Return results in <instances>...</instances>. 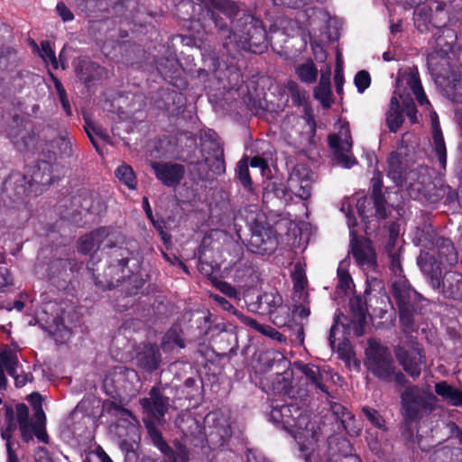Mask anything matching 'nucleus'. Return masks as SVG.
Listing matches in <instances>:
<instances>
[{"instance_id": "f257e3e1", "label": "nucleus", "mask_w": 462, "mask_h": 462, "mask_svg": "<svg viewBox=\"0 0 462 462\" xmlns=\"http://www.w3.org/2000/svg\"><path fill=\"white\" fill-rule=\"evenodd\" d=\"M202 3L227 54L235 57L241 51L257 53L267 48L263 22L242 12L237 3L232 0H202Z\"/></svg>"}, {"instance_id": "f03ea898", "label": "nucleus", "mask_w": 462, "mask_h": 462, "mask_svg": "<svg viewBox=\"0 0 462 462\" xmlns=\"http://www.w3.org/2000/svg\"><path fill=\"white\" fill-rule=\"evenodd\" d=\"M392 295L399 309V318L404 334H411L418 329L415 315L422 296L417 292L403 275L393 277Z\"/></svg>"}, {"instance_id": "7ed1b4c3", "label": "nucleus", "mask_w": 462, "mask_h": 462, "mask_svg": "<svg viewBox=\"0 0 462 462\" xmlns=\"http://www.w3.org/2000/svg\"><path fill=\"white\" fill-rule=\"evenodd\" d=\"M365 365L367 369L379 380L400 385H406L408 380L397 369L389 348L383 346L378 340L370 338L365 348Z\"/></svg>"}, {"instance_id": "20e7f679", "label": "nucleus", "mask_w": 462, "mask_h": 462, "mask_svg": "<svg viewBox=\"0 0 462 462\" xmlns=\"http://www.w3.org/2000/svg\"><path fill=\"white\" fill-rule=\"evenodd\" d=\"M411 94L420 106H430L423 88L421 86L418 69L416 67L400 69L396 78V89L393 92L406 109V115L412 124L418 122L417 109Z\"/></svg>"}, {"instance_id": "39448f33", "label": "nucleus", "mask_w": 462, "mask_h": 462, "mask_svg": "<svg viewBox=\"0 0 462 462\" xmlns=\"http://www.w3.org/2000/svg\"><path fill=\"white\" fill-rule=\"evenodd\" d=\"M131 254V251L124 245L123 240L122 244H118L109 252V265L102 275L98 273V269H95L88 263V270L91 273L95 285L102 291L111 290L118 286L125 277H129L131 272L129 270L126 272V268Z\"/></svg>"}, {"instance_id": "423d86ee", "label": "nucleus", "mask_w": 462, "mask_h": 462, "mask_svg": "<svg viewBox=\"0 0 462 462\" xmlns=\"http://www.w3.org/2000/svg\"><path fill=\"white\" fill-rule=\"evenodd\" d=\"M407 180L409 195L414 199L436 203L448 189L443 180L435 177L434 171L427 166H419L410 171Z\"/></svg>"}, {"instance_id": "0eeeda50", "label": "nucleus", "mask_w": 462, "mask_h": 462, "mask_svg": "<svg viewBox=\"0 0 462 462\" xmlns=\"http://www.w3.org/2000/svg\"><path fill=\"white\" fill-rule=\"evenodd\" d=\"M401 393V413L404 424L408 427L419 421L434 409L435 396L427 389L406 383Z\"/></svg>"}, {"instance_id": "6e6552de", "label": "nucleus", "mask_w": 462, "mask_h": 462, "mask_svg": "<svg viewBox=\"0 0 462 462\" xmlns=\"http://www.w3.org/2000/svg\"><path fill=\"white\" fill-rule=\"evenodd\" d=\"M395 357L403 370L413 379L420 376L421 366L425 364V356L419 343L409 334L399 338L393 347Z\"/></svg>"}, {"instance_id": "1a4fd4ad", "label": "nucleus", "mask_w": 462, "mask_h": 462, "mask_svg": "<svg viewBox=\"0 0 462 462\" xmlns=\"http://www.w3.org/2000/svg\"><path fill=\"white\" fill-rule=\"evenodd\" d=\"M139 383L138 374L134 369L117 365L108 371L104 379V388L109 394H131Z\"/></svg>"}, {"instance_id": "9d476101", "label": "nucleus", "mask_w": 462, "mask_h": 462, "mask_svg": "<svg viewBox=\"0 0 462 462\" xmlns=\"http://www.w3.org/2000/svg\"><path fill=\"white\" fill-rule=\"evenodd\" d=\"M419 244L427 250L436 251L442 264L452 265L457 263L458 254L451 240L439 236L437 233L427 228L419 236Z\"/></svg>"}, {"instance_id": "9b49d317", "label": "nucleus", "mask_w": 462, "mask_h": 462, "mask_svg": "<svg viewBox=\"0 0 462 462\" xmlns=\"http://www.w3.org/2000/svg\"><path fill=\"white\" fill-rule=\"evenodd\" d=\"M349 306L350 316H345L341 313L337 315L334 324L330 328L328 341L332 348L335 347V334L338 325L349 329L352 328L355 335L357 337H361L364 334L366 314L361 300L357 298L350 300Z\"/></svg>"}, {"instance_id": "f8f14e48", "label": "nucleus", "mask_w": 462, "mask_h": 462, "mask_svg": "<svg viewBox=\"0 0 462 462\" xmlns=\"http://www.w3.org/2000/svg\"><path fill=\"white\" fill-rule=\"evenodd\" d=\"M8 137L20 152L34 150L39 141L32 124L19 117H14L9 126Z\"/></svg>"}, {"instance_id": "ddd939ff", "label": "nucleus", "mask_w": 462, "mask_h": 462, "mask_svg": "<svg viewBox=\"0 0 462 462\" xmlns=\"http://www.w3.org/2000/svg\"><path fill=\"white\" fill-rule=\"evenodd\" d=\"M313 182L314 173L305 164L293 166L288 178L290 189L297 197L304 200L310 198Z\"/></svg>"}, {"instance_id": "4468645a", "label": "nucleus", "mask_w": 462, "mask_h": 462, "mask_svg": "<svg viewBox=\"0 0 462 462\" xmlns=\"http://www.w3.org/2000/svg\"><path fill=\"white\" fill-rule=\"evenodd\" d=\"M350 251L356 263L364 270H374L376 267V254L372 244L364 237H357L351 234Z\"/></svg>"}, {"instance_id": "2eb2a0df", "label": "nucleus", "mask_w": 462, "mask_h": 462, "mask_svg": "<svg viewBox=\"0 0 462 462\" xmlns=\"http://www.w3.org/2000/svg\"><path fill=\"white\" fill-rule=\"evenodd\" d=\"M140 403L148 419L160 422L168 410V398L163 396L158 388H152L149 397L143 398Z\"/></svg>"}, {"instance_id": "dca6fc26", "label": "nucleus", "mask_w": 462, "mask_h": 462, "mask_svg": "<svg viewBox=\"0 0 462 462\" xmlns=\"http://www.w3.org/2000/svg\"><path fill=\"white\" fill-rule=\"evenodd\" d=\"M151 167L155 176L165 186H178L185 174V168L181 164L163 162H152Z\"/></svg>"}, {"instance_id": "f3484780", "label": "nucleus", "mask_w": 462, "mask_h": 462, "mask_svg": "<svg viewBox=\"0 0 462 462\" xmlns=\"http://www.w3.org/2000/svg\"><path fill=\"white\" fill-rule=\"evenodd\" d=\"M344 139L337 135L328 136V144L334 150L335 158L338 164L345 168H350L356 163L354 157L348 154L352 147L351 136L347 132L345 134Z\"/></svg>"}, {"instance_id": "a211bd4d", "label": "nucleus", "mask_w": 462, "mask_h": 462, "mask_svg": "<svg viewBox=\"0 0 462 462\" xmlns=\"http://www.w3.org/2000/svg\"><path fill=\"white\" fill-rule=\"evenodd\" d=\"M249 244L255 253L269 254L276 249L278 242L273 228L262 227L253 232Z\"/></svg>"}, {"instance_id": "6ab92c4d", "label": "nucleus", "mask_w": 462, "mask_h": 462, "mask_svg": "<svg viewBox=\"0 0 462 462\" xmlns=\"http://www.w3.org/2000/svg\"><path fill=\"white\" fill-rule=\"evenodd\" d=\"M327 462H362L360 457L351 453L349 441L343 438L328 439V458Z\"/></svg>"}, {"instance_id": "aec40b11", "label": "nucleus", "mask_w": 462, "mask_h": 462, "mask_svg": "<svg viewBox=\"0 0 462 462\" xmlns=\"http://www.w3.org/2000/svg\"><path fill=\"white\" fill-rule=\"evenodd\" d=\"M442 263L435 258L434 254L428 252H421L418 257V265L421 272L428 277L429 282L433 290H440V274Z\"/></svg>"}, {"instance_id": "412c9836", "label": "nucleus", "mask_w": 462, "mask_h": 462, "mask_svg": "<svg viewBox=\"0 0 462 462\" xmlns=\"http://www.w3.org/2000/svg\"><path fill=\"white\" fill-rule=\"evenodd\" d=\"M203 151L205 152L204 162L209 171L216 175L223 174L226 171V164L224 161V149L221 143L212 140L204 143Z\"/></svg>"}, {"instance_id": "4be33fe9", "label": "nucleus", "mask_w": 462, "mask_h": 462, "mask_svg": "<svg viewBox=\"0 0 462 462\" xmlns=\"http://www.w3.org/2000/svg\"><path fill=\"white\" fill-rule=\"evenodd\" d=\"M443 46L445 48L432 51L428 56V66L439 83H441V79H445L449 71V61L447 55L451 51V45L445 43Z\"/></svg>"}, {"instance_id": "5701e85b", "label": "nucleus", "mask_w": 462, "mask_h": 462, "mask_svg": "<svg viewBox=\"0 0 462 462\" xmlns=\"http://www.w3.org/2000/svg\"><path fill=\"white\" fill-rule=\"evenodd\" d=\"M441 287L438 290L444 298L462 300V273L457 272H446L440 278Z\"/></svg>"}, {"instance_id": "b1692460", "label": "nucleus", "mask_w": 462, "mask_h": 462, "mask_svg": "<svg viewBox=\"0 0 462 462\" xmlns=\"http://www.w3.org/2000/svg\"><path fill=\"white\" fill-rule=\"evenodd\" d=\"M32 398L37 399L38 402L34 403V416L36 420L34 422L19 424L22 436L26 441L32 439V433H34L40 439V433L42 430L45 423V414L42 408L40 394H32Z\"/></svg>"}, {"instance_id": "393cba45", "label": "nucleus", "mask_w": 462, "mask_h": 462, "mask_svg": "<svg viewBox=\"0 0 462 462\" xmlns=\"http://www.w3.org/2000/svg\"><path fill=\"white\" fill-rule=\"evenodd\" d=\"M372 183V199L379 217L384 219L387 217V203L382 192L383 181L382 173L375 171L371 180Z\"/></svg>"}, {"instance_id": "a878e982", "label": "nucleus", "mask_w": 462, "mask_h": 462, "mask_svg": "<svg viewBox=\"0 0 462 462\" xmlns=\"http://www.w3.org/2000/svg\"><path fill=\"white\" fill-rule=\"evenodd\" d=\"M137 364L146 371H154L159 368L162 358L160 350L155 345L145 346L143 350L136 356Z\"/></svg>"}, {"instance_id": "bb28decb", "label": "nucleus", "mask_w": 462, "mask_h": 462, "mask_svg": "<svg viewBox=\"0 0 462 462\" xmlns=\"http://www.w3.org/2000/svg\"><path fill=\"white\" fill-rule=\"evenodd\" d=\"M400 98L393 95L390 100L389 109L386 113V124L391 132H397L404 122L403 111L405 107L401 106Z\"/></svg>"}, {"instance_id": "cd10ccee", "label": "nucleus", "mask_w": 462, "mask_h": 462, "mask_svg": "<svg viewBox=\"0 0 462 462\" xmlns=\"http://www.w3.org/2000/svg\"><path fill=\"white\" fill-rule=\"evenodd\" d=\"M293 411H299L295 405L275 406L271 411L270 416L273 422L282 424L284 428L297 427L299 424L294 419Z\"/></svg>"}, {"instance_id": "c85d7f7f", "label": "nucleus", "mask_w": 462, "mask_h": 462, "mask_svg": "<svg viewBox=\"0 0 462 462\" xmlns=\"http://www.w3.org/2000/svg\"><path fill=\"white\" fill-rule=\"evenodd\" d=\"M14 365H19V359L15 351L10 348H5L0 352V390L6 389L7 379L4 373L6 369L8 374H14Z\"/></svg>"}, {"instance_id": "c756f323", "label": "nucleus", "mask_w": 462, "mask_h": 462, "mask_svg": "<svg viewBox=\"0 0 462 462\" xmlns=\"http://www.w3.org/2000/svg\"><path fill=\"white\" fill-rule=\"evenodd\" d=\"M445 83L443 88L444 95L454 102H462V78L460 74L451 73L446 76L445 79H441V83Z\"/></svg>"}, {"instance_id": "7c9ffc66", "label": "nucleus", "mask_w": 462, "mask_h": 462, "mask_svg": "<svg viewBox=\"0 0 462 462\" xmlns=\"http://www.w3.org/2000/svg\"><path fill=\"white\" fill-rule=\"evenodd\" d=\"M275 199L284 204L291 199L286 186L282 182H270L264 187L263 201L265 203H272Z\"/></svg>"}, {"instance_id": "2f4dec72", "label": "nucleus", "mask_w": 462, "mask_h": 462, "mask_svg": "<svg viewBox=\"0 0 462 462\" xmlns=\"http://www.w3.org/2000/svg\"><path fill=\"white\" fill-rule=\"evenodd\" d=\"M296 367L302 373L307 380L310 382L317 389L328 393L326 385L323 383V374L319 366L312 364L295 363Z\"/></svg>"}, {"instance_id": "473e14b6", "label": "nucleus", "mask_w": 462, "mask_h": 462, "mask_svg": "<svg viewBox=\"0 0 462 462\" xmlns=\"http://www.w3.org/2000/svg\"><path fill=\"white\" fill-rule=\"evenodd\" d=\"M314 97L323 107L328 108L331 106L332 92L330 88V72L321 73L319 85L314 89Z\"/></svg>"}, {"instance_id": "72a5a7b5", "label": "nucleus", "mask_w": 462, "mask_h": 462, "mask_svg": "<svg viewBox=\"0 0 462 462\" xmlns=\"http://www.w3.org/2000/svg\"><path fill=\"white\" fill-rule=\"evenodd\" d=\"M53 165L44 160L39 161L33 168L32 180L42 186L50 185L53 181Z\"/></svg>"}, {"instance_id": "f704fd0d", "label": "nucleus", "mask_w": 462, "mask_h": 462, "mask_svg": "<svg viewBox=\"0 0 462 462\" xmlns=\"http://www.w3.org/2000/svg\"><path fill=\"white\" fill-rule=\"evenodd\" d=\"M436 393L453 406L462 405V391L448 384L445 381L435 385Z\"/></svg>"}, {"instance_id": "c9c22d12", "label": "nucleus", "mask_w": 462, "mask_h": 462, "mask_svg": "<svg viewBox=\"0 0 462 462\" xmlns=\"http://www.w3.org/2000/svg\"><path fill=\"white\" fill-rule=\"evenodd\" d=\"M103 233H98V228L81 236L77 243L78 251L83 254H91L100 250L98 240Z\"/></svg>"}, {"instance_id": "e433bc0d", "label": "nucleus", "mask_w": 462, "mask_h": 462, "mask_svg": "<svg viewBox=\"0 0 462 462\" xmlns=\"http://www.w3.org/2000/svg\"><path fill=\"white\" fill-rule=\"evenodd\" d=\"M282 298L277 291L264 292L258 297V308L262 313L271 314L282 308Z\"/></svg>"}, {"instance_id": "4c0bfd02", "label": "nucleus", "mask_w": 462, "mask_h": 462, "mask_svg": "<svg viewBox=\"0 0 462 462\" xmlns=\"http://www.w3.org/2000/svg\"><path fill=\"white\" fill-rule=\"evenodd\" d=\"M388 176L397 186H402L404 181L403 167L401 161V155L398 152H392L387 159Z\"/></svg>"}, {"instance_id": "58836bf2", "label": "nucleus", "mask_w": 462, "mask_h": 462, "mask_svg": "<svg viewBox=\"0 0 462 462\" xmlns=\"http://www.w3.org/2000/svg\"><path fill=\"white\" fill-rule=\"evenodd\" d=\"M148 434L154 444L164 455L171 457L173 455L172 448L163 439L160 430L154 426V421L143 420Z\"/></svg>"}, {"instance_id": "ea45409f", "label": "nucleus", "mask_w": 462, "mask_h": 462, "mask_svg": "<svg viewBox=\"0 0 462 462\" xmlns=\"http://www.w3.org/2000/svg\"><path fill=\"white\" fill-rule=\"evenodd\" d=\"M293 288L295 291L294 299L298 298V300H307L309 294L305 291L304 288L307 284V278L305 273L300 264L294 266L292 273Z\"/></svg>"}, {"instance_id": "a19ab883", "label": "nucleus", "mask_w": 462, "mask_h": 462, "mask_svg": "<svg viewBox=\"0 0 462 462\" xmlns=\"http://www.w3.org/2000/svg\"><path fill=\"white\" fill-rule=\"evenodd\" d=\"M163 352L171 353L177 347L182 349L186 346L185 341L176 329L168 330L163 336L161 343Z\"/></svg>"}, {"instance_id": "79ce46f5", "label": "nucleus", "mask_w": 462, "mask_h": 462, "mask_svg": "<svg viewBox=\"0 0 462 462\" xmlns=\"http://www.w3.org/2000/svg\"><path fill=\"white\" fill-rule=\"evenodd\" d=\"M431 8L426 5H417L413 14L414 24L420 32L430 30Z\"/></svg>"}, {"instance_id": "37998d69", "label": "nucleus", "mask_w": 462, "mask_h": 462, "mask_svg": "<svg viewBox=\"0 0 462 462\" xmlns=\"http://www.w3.org/2000/svg\"><path fill=\"white\" fill-rule=\"evenodd\" d=\"M98 233H103L102 237H99V247L100 250H104L106 248L113 249L118 244H122L123 236L119 232L112 231L107 227H100L98 228Z\"/></svg>"}, {"instance_id": "c03bdc74", "label": "nucleus", "mask_w": 462, "mask_h": 462, "mask_svg": "<svg viewBox=\"0 0 462 462\" xmlns=\"http://www.w3.org/2000/svg\"><path fill=\"white\" fill-rule=\"evenodd\" d=\"M295 72L302 82L308 84L315 82L318 77V69L312 60L297 65Z\"/></svg>"}, {"instance_id": "a18cd8bd", "label": "nucleus", "mask_w": 462, "mask_h": 462, "mask_svg": "<svg viewBox=\"0 0 462 462\" xmlns=\"http://www.w3.org/2000/svg\"><path fill=\"white\" fill-rule=\"evenodd\" d=\"M116 176L120 182L130 189L136 188L137 180L134 170L127 164H122L116 170Z\"/></svg>"}, {"instance_id": "49530a36", "label": "nucleus", "mask_w": 462, "mask_h": 462, "mask_svg": "<svg viewBox=\"0 0 462 462\" xmlns=\"http://www.w3.org/2000/svg\"><path fill=\"white\" fill-rule=\"evenodd\" d=\"M385 251L390 260V268L393 271L394 277L402 275V268L401 264V247H394L393 245H385Z\"/></svg>"}, {"instance_id": "de8ad7c7", "label": "nucleus", "mask_w": 462, "mask_h": 462, "mask_svg": "<svg viewBox=\"0 0 462 462\" xmlns=\"http://www.w3.org/2000/svg\"><path fill=\"white\" fill-rule=\"evenodd\" d=\"M433 145L440 164L445 167L447 162V151L440 129L435 128L432 134Z\"/></svg>"}, {"instance_id": "09e8293b", "label": "nucleus", "mask_w": 462, "mask_h": 462, "mask_svg": "<svg viewBox=\"0 0 462 462\" xmlns=\"http://www.w3.org/2000/svg\"><path fill=\"white\" fill-rule=\"evenodd\" d=\"M331 411L336 415L337 419L340 420L344 430L347 431L348 427L354 419L353 415L347 411L344 406L337 402H334L331 405Z\"/></svg>"}, {"instance_id": "8fccbe9b", "label": "nucleus", "mask_w": 462, "mask_h": 462, "mask_svg": "<svg viewBox=\"0 0 462 462\" xmlns=\"http://www.w3.org/2000/svg\"><path fill=\"white\" fill-rule=\"evenodd\" d=\"M284 331L290 333L292 340L297 341L302 345L304 343V324L297 322L293 318L288 326H285Z\"/></svg>"}, {"instance_id": "3c124183", "label": "nucleus", "mask_w": 462, "mask_h": 462, "mask_svg": "<svg viewBox=\"0 0 462 462\" xmlns=\"http://www.w3.org/2000/svg\"><path fill=\"white\" fill-rule=\"evenodd\" d=\"M176 424L180 430L185 434H193V428H199L197 420L191 415H183L176 419Z\"/></svg>"}, {"instance_id": "603ef678", "label": "nucleus", "mask_w": 462, "mask_h": 462, "mask_svg": "<svg viewBox=\"0 0 462 462\" xmlns=\"http://www.w3.org/2000/svg\"><path fill=\"white\" fill-rule=\"evenodd\" d=\"M270 315H271L273 322L277 327L282 328L283 329H284L285 326L289 325V323L291 322V319H292L290 316V310L285 307H282V308L278 309L277 310L273 311Z\"/></svg>"}, {"instance_id": "864d4df0", "label": "nucleus", "mask_w": 462, "mask_h": 462, "mask_svg": "<svg viewBox=\"0 0 462 462\" xmlns=\"http://www.w3.org/2000/svg\"><path fill=\"white\" fill-rule=\"evenodd\" d=\"M362 411L365 418L376 428L385 430V421L383 416L374 409L368 406L362 408Z\"/></svg>"}, {"instance_id": "5fc2aeb1", "label": "nucleus", "mask_w": 462, "mask_h": 462, "mask_svg": "<svg viewBox=\"0 0 462 462\" xmlns=\"http://www.w3.org/2000/svg\"><path fill=\"white\" fill-rule=\"evenodd\" d=\"M120 449L125 456V462H138L139 453L134 444L124 439L120 442Z\"/></svg>"}, {"instance_id": "6e6d98bb", "label": "nucleus", "mask_w": 462, "mask_h": 462, "mask_svg": "<svg viewBox=\"0 0 462 462\" xmlns=\"http://www.w3.org/2000/svg\"><path fill=\"white\" fill-rule=\"evenodd\" d=\"M236 175L239 179L242 185L246 188L250 189L252 186V180L249 174V169L248 164L245 160H242L238 162L236 167Z\"/></svg>"}, {"instance_id": "4d7b16f0", "label": "nucleus", "mask_w": 462, "mask_h": 462, "mask_svg": "<svg viewBox=\"0 0 462 462\" xmlns=\"http://www.w3.org/2000/svg\"><path fill=\"white\" fill-rule=\"evenodd\" d=\"M255 272V268L250 261L240 262L236 270V277L239 280H245L251 278Z\"/></svg>"}, {"instance_id": "13d9d810", "label": "nucleus", "mask_w": 462, "mask_h": 462, "mask_svg": "<svg viewBox=\"0 0 462 462\" xmlns=\"http://www.w3.org/2000/svg\"><path fill=\"white\" fill-rule=\"evenodd\" d=\"M39 52L44 61L51 62L54 69H58V60L49 42L45 41L41 42V49Z\"/></svg>"}, {"instance_id": "bf43d9fd", "label": "nucleus", "mask_w": 462, "mask_h": 462, "mask_svg": "<svg viewBox=\"0 0 462 462\" xmlns=\"http://www.w3.org/2000/svg\"><path fill=\"white\" fill-rule=\"evenodd\" d=\"M99 7L104 10L111 9L115 13H120L127 0H97Z\"/></svg>"}, {"instance_id": "052dcab7", "label": "nucleus", "mask_w": 462, "mask_h": 462, "mask_svg": "<svg viewBox=\"0 0 462 462\" xmlns=\"http://www.w3.org/2000/svg\"><path fill=\"white\" fill-rule=\"evenodd\" d=\"M371 83V78L367 71L361 70L355 77V84L359 92H364Z\"/></svg>"}, {"instance_id": "680f3d73", "label": "nucleus", "mask_w": 462, "mask_h": 462, "mask_svg": "<svg viewBox=\"0 0 462 462\" xmlns=\"http://www.w3.org/2000/svg\"><path fill=\"white\" fill-rule=\"evenodd\" d=\"M54 86H55V88L59 95V98L62 105V107L65 109V111L67 112L68 115H70L71 109H70L69 100L67 98V94H66L65 88H63L61 82L57 79H54Z\"/></svg>"}, {"instance_id": "e2e57ef3", "label": "nucleus", "mask_w": 462, "mask_h": 462, "mask_svg": "<svg viewBox=\"0 0 462 462\" xmlns=\"http://www.w3.org/2000/svg\"><path fill=\"white\" fill-rule=\"evenodd\" d=\"M306 131H305V136L302 137V140H300V144L304 147L311 146L314 142V135L316 132V126L314 122L306 121L305 124Z\"/></svg>"}, {"instance_id": "0e129e2a", "label": "nucleus", "mask_w": 462, "mask_h": 462, "mask_svg": "<svg viewBox=\"0 0 462 462\" xmlns=\"http://www.w3.org/2000/svg\"><path fill=\"white\" fill-rule=\"evenodd\" d=\"M17 368L18 365H14V374H10V376L14 379L16 387H23L27 382H31L32 380V375L30 373H22L19 374L17 373Z\"/></svg>"}, {"instance_id": "69168bd1", "label": "nucleus", "mask_w": 462, "mask_h": 462, "mask_svg": "<svg viewBox=\"0 0 462 462\" xmlns=\"http://www.w3.org/2000/svg\"><path fill=\"white\" fill-rule=\"evenodd\" d=\"M55 143L63 155L67 157L72 155V143L69 139L60 136L58 139H56Z\"/></svg>"}, {"instance_id": "338daca9", "label": "nucleus", "mask_w": 462, "mask_h": 462, "mask_svg": "<svg viewBox=\"0 0 462 462\" xmlns=\"http://www.w3.org/2000/svg\"><path fill=\"white\" fill-rule=\"evenodd\" d=\"M389 238L385 245H393L394 247H401L402 245H398V237L400 233L399 225L396 223H392L389 226Z\"/></svg>"}, {"instance_id": "774afa93", "label": "nucleus", "mask_w": 462, "mask_h": 462, "mask_svg": "<svg viewBox=\"0 0 462 462\" xmlns=\"http://www.w3.org/2000/svg\"><path fill=\"white\" fill-rule=\"evenodd\" d=\"M2 438L7 440L6 449H7V462H19L18 457L15 452L12 449L10 439L12 438V433L10 430H5L2 432Z\"/></svg>"}]
</instances>
